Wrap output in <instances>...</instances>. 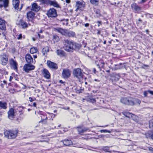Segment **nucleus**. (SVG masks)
I'll list each match as a JSON object with an SVG mask.
<instances>
[{"label": "nucleus", "mask_w": 153, "mask_h": 153, "mask_svg": "<svg viewBox=\"0 0 153 153\" xmlns=\"http://www.w3.org/2000/svg\"><path fill=\"white\" fill-rule=\"evenodd\" d=\"M64 45L65 50L69 52H73L74 50H78L81 47L80 44L67 39L64 40Z\"/></svg>", "instance_id": "nucleus-1"}, {"label": "nucleus", "mask_w": 153, "mask_h": 153, "mask_svg": "<svg viewBox=\"0 0 153 153\" xmlns=\"http://www.w3.org/2000/svg\"><path fill=\"white\" fill-rule=\"evenodd\" d=\"M56 31L61 33L63 35L68 37H74L76 34L73 31H69L67 30H64L61 28H58L55 29Z\"/></svg>", "instance_id": "nucleus-2"}, {"label": "nucleus", "mask_w": 153, "mask_h": 153, "mask_svg": "<svg viewBox=\"0 0 153 153\" xmlns=\"http://www.w3.org/2000/svg\"><path fill=\"white\" fill-rule=\"evenodd\" d=\"M18 133V130H14L6 131L4 132L5 136L7 138L10 139H14L17 136Z\"/></svg>", "instance_id": "nucleus-3"}, {"label": "nucleus", "mask_w": 153, "mask_h": 153, "mask_svg": "<svg viewBox=\"0 0 153 153\" xmlns=\"http://www.w3.org/2000/svg\"><path fill=\"white\" fill-rule=\"evenodd\" d=\"M73 75L75 77L79 79H81L83 78V74L82 71L81 69L77 68L74 70L73 72Z\"/></svg>", "instance_id": "nucleus-4"}, {"label": "nucleus", "mask_w": 153, "mask_h": 153, "mask_svg": "<svg viewBox=\"0 0 153 153\" xmlns=\"http://www.w3.org/2000/svg\"><path fill=\"white\" fill-rule=\"evenodd\" d=\"M120 101L122 103L125 105H134V102L130 98L123 97Z\"/></svg>", "instance_id": "nucleus-5"}, {"label": "nucleus", "mask_w": 153, "mask_h": 153, "mask_svg": "<svg viewBox=\"0 0 153 153\" xmlns=\"http://www.w3.org/2000/svg\"><path fill=\"white\" fill-rule=\"evenodd\" d=\"M47 15L49 17L55 18L57 16L56 10L54 8H51L48 10Z\"/></svg>", "instance_id": "nucleus-6"}, {"label": "nucleus", "mask_w": 153, "mask_h": 153, "mask_svg": "<svg viewBox=\"0 0 153 153\" xmlns=\"http://www.w3.org/2000/svg\"><path fill=\"white\" fill-rule=\"evenodd\" d=\"M31 64H26L23 66V70L26 72L28 73L30 71L35 69L34 66Z\"/></svg>", "instance_id": "nucleus-7"}, {"label": "nucleus", "mask_w": 153, "mask_h": 153, "mask_svg": "<svg viewBox=\"0 0 153 153\" xmlns=\"http://www.w3.org/2000/svg\"><path fill=\"white\" fill-rule=\"evenodd\" d=\"M71 71L68 69H63L62 76L64 79H68L70 77L71 75Z\"/></svg>", "instance_id": "nucleus-8"}, {"label": "nucleus", "mask_w": 153, "mask_h": 153, "mask_svg": "<svg viewBox=\"0 0 153 153\" xmlns=\"http://www.w3.org/2000/svg\"><path fill=\"white\" fill-rule=\"evenodd\" d=\"M9 62L10 66L12 67L14 70H17L18 64L16 61L12 58L9 59Z\"/></svg>", "instance_id": "nucleus-9"}, {"label": "nucleus", "mask_w": 153, "mask_h": 153, "mask_svg": "<svg viewBox=\"0 0 153 153\" xmlns=\"http://www.w3.org/2000/svg\"><path fill=\"white\" fill-rule=\"evenodd\" d=\"M8 117L9 119L13 120L15 116V110L13 108H10L7 112Z\"/></svg>", "instance_id": "nucleus-10"}, {"label": "nucleus", "mask_w": 153, "mask_h": 153, "mask_svg": "<svg viewBox=\"0 0 153 153\" xmlns=\"http://www.w3.org/2000/svg\"><path fill=\"white\" fill-rule=\"evenodd\" d=\"M25 59L27 64H33L35 62V60H33L32 57L29 54H27L26 55Z\"/></svg>", "instance_id": "nucleus-11"}, {"label": "nucleus", "mask_w": 153, "mask_h": 153, "mask_svg": "<svg viewBox=\"0 0 153 153\" xmlns=\"http://www.w3.org/2000/svg\"><path fill=\"white\" fill-rule=\"evenodd\" d=\"M1 63L3 65H6L8 61V59L7 55L5 53H3L1 56Z\"/></svg>", "instance_id": "nucleus-12"}, {"label": "nucleus", "mask_w": 153, "mask_h": 153, "mask_svg": "<svg viewBox=\"0 0 153 153\" xmlns=\"http://www.w3.org/2000/svg\"><path fill=\"white\" fill-rule=\"evenodd\" d=\"M110 76L111 77V79L114 84H115V83H114V81H118L120 78L119 75L115 73H111Z\"/></svg>", "instance_id": "nucleus-13"}, {"label": "nucleus", "mask_w": 153, "mask_h": 153, "mask_svg": "<svg viewBox=\"0 0 153 153\" xmlns=\"http://www.w3.org/2000/svg\"><path fill=\"white\" fill-rule=\"evenodd\" d=\"M131 8L132 10H135V12L139 13L141 10V8L135 3L131 4Z\"/></svg>", "instance_id": "nucleus-14"}, {"label": "nucleus", "mask_w": 153, "mask_h": 153, "mask_svg": "<svg viewBox=\"0 0 153 153\" xmlns=\"http://www.w3.org/2000/svg\"><path fill=\"white\" fill-rule=\"evenodd\" d=\"M47 64L48 66L50 68L53 69H56L58 68L57 65L51 61H48Z\"/></svg>", "instance_id": "nucleus-15"}, {"label": "nucleus", "mask_w": 153, "mask_h": 153, "mask_svg": "<svg viewBox=\"0 0 153 153\" xmlns=\"http://www.w3.org/2000/svg\"><path fill=\"white\" fill-rule=\"evenodd\" d=\"M17 24L21 26L23 28H25L28 27L27 23L22 19H20L19 21H18Z\"/></svg>", "instance_id": "nucleus-16"}, {"label": "nucleus", "mask_w": 153, "mask_h": 153, "mask_svg": "<svg viewBox=\"0 0 153 153\" xmlns=\"http://www.w3.org/2000/svg\"><path fill=\"white\" fill-rule=\"evenodd\" d=\"M8 0H0V7H4L5 8L7 7L8 4Z\"/></svg>", "instance_id": "nucleus-17"}, {"label": "nucleus", "mask_w": 153, "mask_h": 153, "mask_svg": "<svg viewBox=\"0 0 153 153\" xmlns=\"http://www.w3.org/2000/svg\"><path fill=\"white\" fill-rule=\"evenodd\" d=\"M123 114L126 117L129 118H132L133 120L136 117V116L134 114L128 112H123Z\"/></svg>", "instance_id": "nucleus-18"}, {"label": "nucleus", "mask_w": 153, "mask_h": 153, "mask_svg": "<svg viewBox=\"0 0 153 153\" xmlns=\"http://www.w3.org/2000/svg\"><path fill=\"white\" fill-rule=\"evenodd\" d=\"M5 22V21L0 18V29L3 30H5L6 26Z\"/></svg>", "instance_id": "nucleus-19"}, {"label": "nucleus", "mask_w": 153, "mask_h": 153, "mask_svg": "<svg viewBox=\"0 0 153 153\" xmlns=\"http://www.w3.org/2000/svg\"><path fill=\"white\" fill-rule=\"evenodd\" d=\"M48 5L53 6L54 7L59 8V6L57 2L55 0L51 1L49 0Z\"/></svg>", "instance_id": "nucleus-20"}, {"label": "nucleus", "mask_w": 153, "mask_h": 153, "mask_svg": "<svg viewBox=\"0 0 153 153\" xmlns=\"http://www.w3.org/2000/svg\"><path fill=\"white\" fill-rule=\"evenodd\" d=\"M40 9V6H39L36 3H33L32 5L31 10L37 12Z\"/></svg>", "instance_id": "nucleus-21"}, {"label": "nucleus", "mask_w": 153, "mask_h": 153, "mask_svg": "<svg viewBox=\"0 0 153 153\" xmlns=\"http://www.w3.org/2000/svg\"><path fill=\"white\" fill-rule=\"evenodd\" d=\"M34 13L32 11H30L27 13V17L29 21H32L34 16Z\"/></svg>", "instance_id": "nucleus-22"}, {"label": "nucleus", "mask_w": 153, "mask_h": 153, "mask_svg": "<svg viewBox=\"0 0 153 153\" xmlns=\"http://www.w3.org/2000/svg\"><path fill=\"white\" fill-rule=\"evenodd\" d=\"M7 108V103L6 102L0 101V109L5 110Z\"/></svg>", "instance_id": "nucleus-23"}, {"label": "nucleus", "mask_w": 153, "mask_h": 153, "mask_svg": "<svg viewBox=\"0 0 153 153\" xmlns=\"http://www.w3.org/2000/svg\"><path fill=\"white\" fill-rule=\"evenodd\" d=\"M19 0H13V4L15 9L18 10L19 9Z\"/></svg>", "instance_id": "nucleus-24"}, {"label": "nucleus", "mask_w": 153, "mask_h": 153, "mask_svg": "<svg viewBox=\"0 0 153 153\" xmlns=\"http://www.w3.org/2000/svg\"><path fill=\"white\" fill-rule=\"evenodd\" d=\"M44 76L46 78L49 79L50 77V74L48 70L44 69L43 72Z\"/></svg>", "instance_id": "nucleus-25"}, {"label": "nucleus", "mask_w": 153, "mask_h": 153, "mask_svg": "<svg viewBox=\"0 0 153 153\" xmlns=\"http://www.w3.org/2000/svg\"><path fill=\"white\" fill-rule=\"evenodd\" d=\"M115 68L116 70L126 68L125 63H120L119 64L115 65Z\"/></svg>", "instance_id": "nucleus-26"}, {"label": "nucleus", "mask_w": 153, "mask_h": 153, "mask_svg": "<svg viewBox=\"0 0 153 153\" xmlns=\"http://www.w3.org/2000/svg\"><path fill=\"white\" fill-rule=\"evenodd\" d=\"M64 145L66 146H68L72 144V141L68 139H65L63 141Z\"/></svg>", "instance_id": "nucleus-27"}, {"label": "nucleus", "mask_w": 153, "mask_h": 153, "mask_svg": "<svg viewBox=\"0 0 153 153\" xmlns=\"http://www.w3.org/2000/svg\"><path fill=\"white\" fill-rule=\"evenodd\" d=\"M49 48L47 46H45L42 49V53L44 55H46L47 53L49 51Z\"/></svg>", "instance_id": "nucleus-28"}, {"label": "nucleus", "mask_w": 153, "mask_h": 153, "mask_svg": "<svg viewBox=\"0 0 153 153\" xmlns=\"http://www.w3.org/2000/svg\"><path fill=\"white\" fill-rule=\"evenodd\" d=\"M56 53L58 55L60 56H64L65 55V52L61 50H57Z\"/></svg>", "instance_id": "nucleus-29"}, {"label": "nucleus", "mask_w": 153, "mask_h": 153, "mask_svg": "<svg viewBox=\"0 0 153 153\" xmlns=\"http://www.w3.org/2000/svg\"><path fill=\"white\" fill-rule=\"evenodd\" d=\"M50 0H39L40 4L46 5H48V4Z\"/></svg>", "instance_id": "nucleus-30"}, {"label": "nucleus", "mask_w": 153, "mask_h": 153, "mask_svg": "<svg viewBox=\"0 0 153 153\" xmlns=\"http://www.w3.org/2000/svg\"><path fill=\"white\" fill-rule=\"evenodd\" d=\"M109 147L108 146L104 147H103V149L104 151L108 152H109V153H112L113 152H117V151H115L114 150H113L112 151H111L109 149Z\"/></svg>", "instance_id": "nucleus-31"}, {"label": "nucleus", "mask_w": 153, "mask_h": 153, "mask_svg": "<svg viewBox=\"0 0 153 153\" xmlns=\"http://www.w3.org/2000/svg\"><path fill=\"white\" fill-rule=\"evenodd\" d=\"M59 37L58 36L56 35L53 36V40L54 42H58L59 40Z\"/></svg>", "instance_id": "nucleus-32"}, {"label": "nucleus", "mask_w": 153, "mask_h": 153, "mask_svg": "<svg viewBox=\"0 0 153 153\" xmlns=\"http://www.w3.org/2000/svg\"><path fill=\"white\" fill-rule=\"evenodd\" d=\"M83 2H81L79 1H78L76 2V6L77 7V9H79L81 7V6L83 5Z\"/></svg>", "instance_id": "nucleus-33"}, {"label": "nucleus", "mask_w": 153, "mask_h": 153, "mask_svg": "<svg viewBox=\"0 0 153 153\" xmlns=\"http://www.w3.org/2000/svg\"><path fill=\"white\" fill-rule=\"evenodd\" d=\"M45 116L44 115H42L41 116V120L40 121V122H44V123H46V120H47V117H45V118L43 117Z\"/></svg>", "instance_id": "nucleus-34"}, {"label": "nucleus", "mask_w": 153, "mask_h": 153, "mask_svg": "<svg viewBox=\"0 0 153 153\" xmlns=\"http://www.w3.org/2000/svg\"><path fill=\"white\" fill-rule=\"evenodd\" d=\"M38 50L36 48H30V51L31 53H36L37 52Z\"/></svg>", "instance_id": "nucleus-35"}, {"label": "nucleus", "mask_w": 153, "mask_h": 153, "mask_svg": "<svg viewBox=\"0 0 153 153\" xmlns=\"http://www.w3.org/2000/svg\"><path fill=\"white\" fill-rule=\"evenodd\" d=\"M68 19H63L61 21V23L63 25H67L68 23Z\"/></svg>", "instance_id": "nucleus-36"}, {"label": "nucleus", "mask_w": 153, "mask_h": 153, "mask_svg": "<svg viewBox=\"0 0 153 153\" xmlns=\"http://www.w3.org/2000/svg\"><path fill=\"white\" fill-rule=\"evenodd\" d=\"M94 11L97 15V16H100L101 15L100 11L99 9H94Z\"/></svg>", "instance_id": "nucleus-37"}, {"label": "nucleus", "mask_w": 153, "mask_h": 153, "mask_svg": "<svg viewBox=\"0 0 153 153\" xmlns=\"http://www.w3.org/2000/svg\"><path fill=\"white\" fill-rule=\"evenodd\" d=\"M149 126L150 128H153V119L149 121Z\"/></svg>", "instance_id": "nucleus-38"}, {"label": "nucleus", "mask_w": 153, "mask_h": 153, "mask_svg": "<svg viewBox=\"0 0 153 153\" xmlns=\"http://www.w3.org/2000/svg\"><path fill=\"white\" fill-rule=\"evenodd\" d=\"M99 0H90L91 3L92 4H95L98 3Z\"/></svg>", "instance_id": "nucleus-39"}, {"label": "nucleus", "mask_w": 153, "mask_h": 153, "mask_svg": "<svg viewBox=\"0 0 153 153\" xmlns=\"http://www.w3.org/2000/svg\"><path fill=\"white\" fill-rule=\"evenodd\" d=\"M134 104H137L139 105H140V104L141 103V101L140 100H139L138 99H135L134 100Z\"/></svg>", "instance_id": "nucleus-40"}, {"label": "nucleus", "mask_w": 153, "mask_h": 153, "mask_svg": "<svg viewBox=\"0 0 153 153\" xmlns=\"http://www.w3.org/2000/svg\"><path fill=\"white\" fill-rule=\"evenodd\" d=\"M101 133H105V132H108L110 133H111V131L109 130H101L100 131Z\"/></svg>", "instance_id": "nucleus-41"}, {"label": "nucleus", "mask_w": 153, "mask_h": 153, "mask_svg": "<svg viewBox=\"0 0 153 153\" xmlns=\"http://www.w3.org/2000/svg\"><path fill=\"white\" fill-rule=\"evenodd\" d=\"M29 101L30 102H32L34 101H35L36 99L35 98H32L31 97H29Z\"/></svg>", "instance_id": "nucleus-42"}, {"label": "nucleus", "mask_w": 153, "mask_h": 153, "mask_svg": "<svg viewBox=\"0 0 153 153\" xmlns=\"http://www.w3.org/2000/svg\"><path fill=\"white\" fill-rule=\"evenodd\" d=\"M89 99L90 101L93 103H94L96 102V100L92 98H89Z\"/></svg>", "instance_id": "nucleus-43"}, {"label": "nucleus", "mask_w": 153, "mask_h": 153, "mask_svg": "<svg viewBox=\"0 0 153 153\" xmlns=\"http://www.w3.org/2000/svg\"><path fill=\"white\" fill-rule=\"evenodd\" d=\"M78 131L79 133H83L82 128H78Z\"/></svg>", "instance_id": "nucleus-44"}, {"label": "nucleus", "mask_w": 153, "mask_h": 153, "mask_svg": "<svg viewBox=\"0 0 153 153\" xmlns=\"http://www.w3.org/2000/svg\"><path fill=\"white\" fill-rule=\"evenodd\" d=\"M22 38V34H19L17 37L18 39H21Z\"/></svg>", "instance_id": "nucleus-45"}, {"label": "nucleus", "mask_w": 153, "mask_h": 153, "mask_svg": "<svg viewBox=\"0 0 153 153\" xmlns=\"http://www.w3.org/2000/svg\"><path fill=\"white\" fill-rule=\"evenodd\" d=\"M50 115L51 116V118H54L56 115H55V114H53V113H51L50 114Z\"/></svg>", "instance_id": "nucleus-46"}, {"label": "nucleus", "mask_w": 153, "mask_h": 153, "mask_svg": "<svg viewBox=\"0 0 153 153\" xmlns=\"http://www.w3.org/2000/svg\"><path fill=\"white\" fill-rule=\"evenodd\" d=\"M147 92H148V91H144V93H143V94H144V96L145 97H146L147 96Z\"/></svg>", "instance_id": "nucleus-47"}, {"label": "nucleus", "mask_w": 153, "mask_h": 153, "mask_svg": "<svg viewBox=\"0 0 153 153\" xmlns=\"http://www.w3.org/2000/svg\"><path fill=\"white\" fill-rule=\"evenodd\" d=\"M83 132H84L85 131H87L88 130V128H82Z\"/></svg>", "instance_id": "nucleus-48"}, {"label": "nucleus", "mask_w": 153, "mask_h": 153, "mask_svg": "<svg viewBox=\"0 0 153 153\" xmlns=\"http://www.w3.org/2000/svg\"><path fill=\"white\" fill-rule=\"evenodd\" d=\"M62 108L65 110H69V107H63Z\"/></svg>", "instance_id": "nucleus-49"}, {"label": "nucleus", "mask_w": 153, "mask_h": 153, "mask_svg": "<svg viewBox=\"0 0 153 153\" xmlns=\"http://www.w3.org/2000/svg\"><path fill=\"white\" fill-rule=\"evenodd\" d=\"M36 102H34L32 104V105H31V106H34V107H36Z\"/></svg>", "instance_id": "nucleus-50"}, {"label": "nucleus", "mask_w": 153, "mask_h": 153, "mask_svg": "<svg viewBox=\"0 0 153 153\" xmlns=\"http://www.w3.org/2000/svg\"><path fill=\"white\" fill-rule=\"evenodd\" d=\"M149 149L150 152H153V148L150 147L149 148Z\"/></svg>", "instance_id": "nucleus-51"}, {"label": "nucleus", "mask_w": 153, "mask_h": 153, "mask_svg": "<svg viewBox=\"0 0 153 153\" xmlns=\"http://www.w3.org/2000/svg\"><path fill=\"white\" fill-rule=\"evenodd\" d=\"M148 92L150 94L153 95V91H148Z\"/></svg>", "instance_id": "nucleus-52"}, {"label": "nucleus", "mask_w": 153, "mask_h": 153, "mask_svg": "<svg viewBox=\"0 0 153 153\" xmlns=\"http://www.w3.org/2000/svg\"><path fill=\"white\" fill-rule=\"evenodd\" d=\"M97 35L100 34L101 31L99 30H97Z\"/></svg>", "instance_id": "nucleus-53"}, {"label": "nucleus", "mask_w": 153, "mask_h": 153, "mask_svg": "<svg viewBox=\"0 0 153 153\" xmlns=\"http://www.w3.org/2000/svg\"><path fill=\"white\" fill-rule=\"evenodd\" d=\"M85 26L86 27H88L89 26V24L88 23H86L85 24Z\"/></svg>", "instance_id": "nucleus-54"}, {"label": "nucleus", "mask_w": 153, "mask_h": 153, "mask_svg": "<svg viewBox=\"0 0 153 153\" xmlns=\"http://www.w3.org/2000/svg\"><path fill=\"white\" fill-rule=\"evenodd\" d=\"M13 79V77L12 76H10V79H9L10 81L11 82L12 81V80Z\"/></svg>", "instance_id": "nucleus-55"}, {"label": "nucleus", "mask_w": 153, "mask_h": 153, "mask_svg": "<svg viewBox=\"0 0 153 153\" xmlns=\"http://www.w3.org/2000/svg\"><path fill=\"white\" fill-rule=\"evenodd\" d=\"M3 84L4 85H7V82L5 81V80H4L3 81Z\"/></svg>", "instance_id": "nucleus-56"}, {"label": "nucleus", "mask_w": 153, "mask_h": 153, "mask_svg": "<svg viewBox=\"0 0 153 153\" xmlns=\"http://www.w3.org/2000/svg\"><path fill=\"white\" fill-rule=\"evenodd\" d=\"M65 1L67 3H69L70 2V0H66Z\"/></svg>", "instance_id": "nucleus-57"}, {"label": "nucleus", "mask_w": 153, "mask_h": 153, "mask_svg": "<svg viewBox=\"0 0 153 153\" xmlns=\"http://www.w3.org/2000/svg\"><path fill=\"white\" fill-rule=\"evenodd\" d=\"M4 85L3 83H1L0 85L1 86L2 88H3L4 87Z\"/></svg>", "instance_id": "nucleus-58"}, {"label": "nucleus", "mask_w": 153, "mask_h": 153, "mask_svg": "<svg viewBox=\"0 0 153 153\" xmlns=\"http://www.w3.org/2000/svg\"><path fill=\"white\" fill-rule=\"evenodd\" d=\"M142 20L141 19H138V22H137L138 24H139L140 23V22H142Z\"/></svg>", "instance_id": "nucleus-59"}, {"label": "nucleus", "mask_w": 153, "mask_h": 153, "mask_svg": "<svg viewBox=\"0 0 153 153\" xmlns=\"http://www.w3.org/2000/svg\"><path fill=\"white\" fill-rule=\"evenodd\" d=\"M96 70L95 68H94L93 69V72H94V73L95 74H96Z\"/></svg>", "instance_id": "nucleus-60"}, {"label": "nucleus", "mask_w": 153, "mask_h": 153, "mask_svg": "<svg viewBox=\"0 0 153 153\" xmlns=\"http://www.w3.org/2000/svg\"><path fill=\"white\" fill-rule=\"evenodd\" d=\"M33 56L35 59L37 57V56L36 55H33Z\"/></svg>", "instance_id": "nucleus-61"}, {"label": "nucleus", "mask_w": 153, "mask_h": 153, "mask_svg": "<svg viewBox=\"0 0 153 153\" xmlns=\"http://www.w3.org/2000/svg\"><path fill=\"white\" fill-rule=\"evenodd\" d=\"M59 82L61 83H64V82H63L62 80H60Z\"/></svg>", "instance_id": "nucleus-62"}, {"label": "nucleus", "mask_w": 153, "mask_h": 153, "mask_svg": "<svg viewBox=\"0 0 153 153\" xmlns=\"http://www.w3.org/2000/svg\"><path fill=\"white\" fill-rule=\"evenodd\" d=\"M151 137L152 139L153 140V133L151 135Z\"/></svg>", "instance_id": "nucleus-63"}, {"label": "nucleus", "mask_w": 153, "mask_h": 153, "mask_svg": "<svg viewBox=\"0 0 153 153\" xmlns=\"http://www.w3.org/2000/svg\"><path fill=\"white\" fill-rule=\"evenodd\" d=\"M146 1V0H142V2L144 3Z\"/></svg>", "instance_id": "nucleus-64"}]
</instances>
